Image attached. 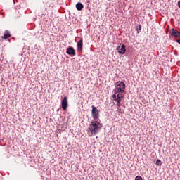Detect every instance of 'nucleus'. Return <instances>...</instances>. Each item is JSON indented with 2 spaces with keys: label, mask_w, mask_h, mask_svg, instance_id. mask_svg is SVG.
<instances>
[{
  "label": "nucleus",
  "mask_w": 180,
  "mask_h": 180,
  "mask_svg": "<svg viewBox=\"0 0 180 180\" xmlns=\"http://www.w3.org/2000/svg\"><path fill=\"white\" fill-rule=\"evenodd\" d=\"M102 129V124L98 121H92L89 126L87 133L89 137H92L94 134H96Z\"/></svg>",
  "instance_id": "nucleus-1"
},
{
  "label": "nucleus",
  "mask_w": 180,
  "mask_h": 180,
  "mask_svg": "<svg viewBox=\"0 0 180 180\" xmlns=\"http://www.w3.org/2000/svg\"><path fill=\"white\" fill-rule=\"evenodd\" d=\"M125 89L126 84L124 82H117L113 92L114 94H123Z\"/></svg>",
  "instance_id": "nucleus-2"
},
{
  "label": "nucleus",
  "mask_w": 180,
  "mask_h": 180,
  "mask_svg": "<svg viewBox=\"0 0 180 180\" xmlns=\"http://www.w3.org/2000/svg\"><path fill=\"white\" fill-rule=\"evenodd\" d=\"M91 115L94 120L99 119V110L94 105H92Z\"/></svg>",
  "instance_id": "nucleus-3"
},
{
  "label": "nucleus",
  "mask_w": 180,
  "mask_h": 180,
  "mask_svg": "<svg viewBox=\"0 0 180 180\" xmlns=\"http://www.w3.org/2000/svg\"><path fill=\"white\" fill-rule=\"evenodd\" d=\"M117 50L120 54H124V53H126V46L123 44H120L117 47Z\"/></svg>",
  "instance_id": "nucleus-4"
},
{
  "label": "nucleus",
  "mask_w": 180,
  "mask_h": 180,
  "mask_svg": "<svg viewBox=\"0 0 180 180\" xmlns=\"http://www.w3.org/2000/svg\"><path fill=\"white\" fill-rule=\"evenodd\" d=\"M62 109L63 110H67V107L68 106V101L67 100V96H65L61 103Z\"/></svg>",
  "instance_id": "nucleus-5"
},
{
  "label": "nucleus",
  "mask_w": 180,
  "mask_h": 180,
  "mask_svg": "<svg viewBox=\"0 0 180 180\" xmlns=\"http://www.w3.org/2000/svg\"><path fill=\"white\" fill-rule=\"evenodd\" d=\"M170 34L174 37H180V32L174 28H172L170 31Z\"/></svg>",
  "instance_id": "nucleus-6"
},
{
  "label": "nucleus",
  "mask_w": 180,
  "mask_h": 180,
  "mask_svg": "<svg viewBox=\"0 0 180 180\" xmlns=\"http://www.w3.org/2000/svg\"><path fill=\"white\" fill-rule=\"evenodd\" d=\"M66 53L68 56H75V50L72 47L68 48Z\"/></svg>",
  "instance_id": "nucleus-7"
},
{
  "label": "nucleus",
  "mask_w": 180,
  "mask_h": 180,
  "mask_svg": "<svg viewBox=\"0 0 180 180\" xmlns=\"http://www.w3.org/2000/svg\"><path fill=\"white\" fill-rule=\"evenodd\" d=\"M11 32L8 30H6L4 32V36L1 37V39L3 40H6L7 39H9L11 37Z\"/></svg>",
  "instance_id": "nucleus-8"
},
{
  "label": "nucleus",
  "mask_w": 180,
  "mask_h": 180,
  "mask_svg": "<svg viewBox=\"0 0 180 180\" xmlns=\"http://www.w3.org/2000/svg\"><path fill=\"white\" fill-rule=\"evenodd\" d=\"M83 46H84V44H82V39H80L77 42V50H78V51H82Z\"/></svg>",
  "instance_id": "nucleus-9"
},
{
  "label": "nucleus",
  "mask_w": 180,
  "mask_h": 180,
  "mask_svg": "<svg viewBox=\"0 0 180 180\" xmlns=\"http://www.w3.org/2000/svg\"><path fill=\"white\" fill-rule=\"evenodd\" d=\"M76 9H77V11H82V9H84V4L81 2L77 3L76 4Z\"/></svg>",
  "instance_id": "nucleus-10"
},
{
  "label": "nucleus",
  "mask_w": 180,
  "mask_h": 180,
  "mask_svg": "<svg viewBox=\"0 0 180 180\" xmlns=\"http://www.w3.org/2000/svg\"><path fill=\"white\" fill-rule=\"evenodd\" d=\"M122 98H123V96H120V93H118L117 98L114 101H115V102H122Z\"/></svg>",
  "instance_id": "nucleus-11"
},
{
  "label": "nucleus",
  "mask_w": 180,
  "mask_h": 180,
  "mask_svg": "<svg viewBox=\"0 0 180 180\" xmlns=\"http://www.w3.org/2000/svg\"><path fill=\"white\" fill-rule=\"evenodd\" d=\"M156 165H158V167H161V165H162V162H161V160L158 159L156 160Z\"/></svg>",
  "instance_id": "nucleus-12"
},
{
  "label": "nucleus",
  "mask_w": 180,
  "mask_h": 180,
  "mask_svg": "<svg viewBox=\"0 0 180 180\" xmlns=\"http://www.w3.org/2000/svg\"><path fill=\"white\" fill-rule=\"evenodd\" d=\"M136 31H137V33H140V32H141V25H139V26L136 27Z\"/></svg>",
  "instance_id": "nucleus-13"
},
{
  "label": "nucleus",
  "mask_w": 180,
  "mask_h": 180,
  "mask_svg": "<svg viewBox=\"0 0 180 180\" xmlns=\"http://www.w3.org/2000/svg\"><path fill=\"white\" fill-rule=\"evenodd\" d=\"M117 94H119V93H114V94L112 95V98L114 101L117 98Z\"/></svg>",
  "instance_id": "nucleus-14"
},
{
  "label": "nucleus",
  "mask_w": 180,
  "mask_h": 180,
  "mask_svg": "<svg viewBox=\"0 0 180 180\" xmlns=\"http://www.w3.org/2000/svg\"><path fill=\"white\" fill-rule=\"evenodd\" d=\"M135 180H143V177L141 176H136Z\"/></svg>",
  "instance_id": "nucleus-15"
},
{
  "label": "nucleus",
  "mask_w": 180,
  "mask_h": 180,
  "mask_svg": "<svg viewBox=\"0 0 180 180\" xmlns=\"http://www.w3.org/2000/svg\"><path fill=\"white\" fill-rule=\"evenodd\" d=\"M117 106H122V103H121V102H117Z\"/></svg>",
  "instance_id": "nucleus-16"
},
{
  "label": "nucleus",
  "mask_w": 180,
  "mask_h": 180,
  "mask_svg": "<svg viewBox=\"0 0 180 180\" xmlns=\"http://www.w3.org/2000/svg\"><path fill=\"white\" fill-rule=\"evenodd\" d=\"M177 5H178V7L180 8V1H178Z\"/></svg>",
  "instance_id": "nucleus-17"
},
{
  "label": "nucleus",
  "mask_w": 180,
  "mask_h": 180,
  "mask_svg": "<svg viewBox=\"0 0 180 180\" xmlns=\"http://www.w3.org/2000/svg\"><path fill=\"white\" fill-rule=\"evenodd\" d=\"M176 43H178L179 44H180V39L176 40Z\"/></svg>",
  "instance_id": "nucleus-18"
}]
</instances>
